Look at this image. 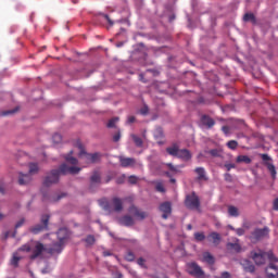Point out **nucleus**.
Returning <instances> with one entry per match:
<instances>
[{
	"mask_svg": "<svg viewBox=\"0 0 278 278\" xmlns=\"http://www.w3.org/2000/svg\"><path fill=\"white\" fill-rule=\"evenodd\" d=\"M81 168L76 167V166H71L66 165L65 163L61 164L59 169H52L50 175L47 176L43 180V186L46 188H49L50 186H53V184H58L60 181V175H77Z\"/></svg>",
	"mask_w": 278,
	"mask_h": 278,
	"instance_id": "nucleus-1",
	"label": "nucleus"
},
{
	"mask_svg": "<svg viewBox=\"0 0 278 278\" xmlns=\"http://www.w3.org/2000/svg\"><path fill=\"white\" fill-rule=\"evenodd\" d=\"M166 153L172 155V157H178L182 162H190L192 160V153L188 149H179V143L174 142L166 148Z\"/></svg>",
	"mask_w": 278,
	"mask_h": 278,
	"instance_id": "nucleus-2",
	"label": "nucleus"
},
{
	"mask_svg": "<svg viewBox=\"0 0 278 278\" xmlns=\"http://www.w3.org/2000/svg\"><path fill=\"white\" fill-rule=\"evenodd\" d=\"M269 264L265 269L267 278H278V257L273 251L268 252Z\"/></svg>",
	"mask_w": 278,
	"mask_h": 278,
	"instance_id": "nucleus-3",
	"label": "nucleus"
},
{
	"mask_svg": "<svg viewBox=\"0 0 278 278\" xmlns=\"http://www.w3.org/2000/svg\"><path fill=\"white\" fill-rule=\"evenodd\" d=\"M51 216L48 214L42 215L40 218V224H37L29 228L30 233L38 236V233H42V231H49V220Z\"/></svg>",
	"mask_w": 278,
	"mask_h": 278,
	"instance_id": "nucleus-4",
	"label": "nucleus"
},
{
	"mask_svg": "<svg viewBox=\"0 0 278 278\" xmlns=\"http://www.w3.org/2000/svg\"><path fill=\"white\" fill-rule=\"evenodd\" d=\"M78 147L80 149V160H86L87 164H97L98 162H101V153H87L86 150H84V148L81 147V144H79Z\"/></svg>",
	"mask_w": 278,
	"mask_h": 278,
	"instance_id": "nucleus-5",
	"label": "nucleus"
},
{
	"mask_svg": "<svg viewBox=\"0 0 278 278\" xmlns=\"http://www.w3.org/2000/svg\"><path fill=\"white\" fill-rule=\"evenodd\" d=\"M185 206L187 210H199L201 207V200L197 195V192L193 191L186 195Z\"/></svg>",
	"mask_w": 278,
	"mask_h": 278,
	"instance_id": "nucleus-6",
	"label": "nucleus"
},
{
	"mask_svg": "<svg viewBox=\"0 0 278 278\" xmlns=\"http://www.w3.org/2000/svg\"><path fill=\"white\" fill-rule=\"evenodd\" d=\"M263 160L264 166H266L267 170L271 175V179H277V168L275 164H273V159L268 154H260Z\"/></svg>",
	"mask_w": 278,
	"mask_h": 278,
	"instance_id": "nucleus-7",
	"label": "nucleus"
},
{
	"mask_svg": "<svg viewBox=\"0 0 278 278\" xmlns=\"http://www.w3.org/2000/svg\"><path fill=\"white\" fill-rule=\"evenodd\" d=\"M250 257L253 260L256 266H263V264H266V257H268V253L262 250H258V252L252 251L250 253Z\"/></svg>",
	"mask_w": 278,
	"mask_h": 278,
	"instance_id": "nucleus-8",
	"label": "nucleus"
},
{
	"mask_svg": "<svg viewBox=\"0 0 278 278\" xmlns=\"http://www.w3.org/2000/svg\"><path fill=\"white\" fill-rule=\"evenodd\" d=\"M187 273H189V275H192V277H197V278H203L205 275L201 266H199V264L197 263H188Z\"/></svg>",
	"mask_w": 278,
	"mask_h": 278,
	"instance_id": "nucleus-9",
	"label": "nucleus"
},
{
	"mask_svg": "<svg viewBox=\"0 0 278 278\" xmlns=\"http://www.w3.org/2000/svg\"><path fill=\"white\" fill-rule=\"evenodd\" d=\"M269 233L270 229L266 226L264 228H256L251 235V240L257 242L260 240H263V238H266Z\"/></svg>",
	"mask_w": 278,
	"mask_h": 278,
	"instance_id": "nucleus-10",
	"label": "nucleus"
},
{
	"mask_svg": "<svg viewBox=\"0 0 278 278\" xmlns=\"http://www.w3.org/2000/svg\"><path fill=\"white\" fill-rule=\"evenodd\" d=\"M160 212H162V218L167 220L168 216L173 214V204L168 201L163 202L159 206Z\"/></svg>",
	"mask_w": 278,
	"mask_h": 278,
	"instance_id": "nucleus-11",
	"label": "nucleus"
},
{
	"mask_svg": "<svg viewBox=\"0 0 278 278\" xmlns=\"http://www.w3.org/2000/svg\"><path fill=\"white\" fill-rule=\"evenodd\" d=\"M129 214L134 215L137 220H144L149 214L144 211H140L136 205H131L128 208Z\"/></svg>",
	"mask_w": 278,
	"mask_h": 278,
	"instance_id": "nucleus-12",
	"label": "nucleus"
},
{
	"mask_svg": "<svg viewBox=\"0 0 278 278\" xmlns=\"http://www.w3.org/2000/svg\"><path fill=\"white\" fill-rule=\"evenodd\" d=\"M101 186V174L99 172H93L90 177L89 190H94V188Z\"/></svg>",
	"mask_w": 278,
	"mask_h": 278,
	"instance_id": "nucleus-13",
	"label": "nucleus"
},
{
	"mask_svg": "<svg viewBox=\"0 0 278 278\" xmlns=\"http://www.w3.org/2000/svg\"><path fill=\"white\" fill-rule=\"evenodd\" d=\"M47 253H49L50 255H60V253H62V251H64V244L59 242H55L52 244L51 248H48Z\"/></svg>",
	"mask_w": 278,
	"mask_h": 278,
	"instance_id": "nucleus-14",
	"label": "nucleus"
},
{
	"mask_svg": "<svg viewBox=\"0 0 278 278\" xmlns=\"http://www.w3.org/2000/svg\"><path fill=\"white\" fill-rule=\"evenodd\" d=\"M45 251V244L41 242H36L35 248L33 249V254L30 255V260H36L42 255Z\"/></svg>",
	"mask_w": 278,
	"mask_h": 278,
	"instance_id": "nucleus-15",
	"label": "nucleus"
},
{
	"mask_svg": "<svg viewBox=\"0 0 278 278\" xmlns=\"http://www.w3.org/2000/svg\"><path fill=\"white\" fill-rule=\"evenodd\" d=\"M194 173L198 176L195 180L198 181H208L207 172H205L204 167H195Z\"/></svg>",
	"mask_w": 278,
	"mask_h": 278,
	"instance_id": "nucleus-16",
	"label": "nucleus"
},
{
	"mask_svg": "<svg viewBox=\"0 0 278 278\" xmlns=\"http://www.w3.org/2000/svg\"><path fill=\"white\" fill-rule=\"evenodd\" d=\"M119 164L123 168H129V166H136V159L118 156Z\"/></svg>",
	"mask_w": 278,
	"mask_h": 278,
	"instance_id": "nucleus-17",
	"label": "nucleus"
},
{
	"mask_svg": "<svg viewBox=\"0 0 278 278\" xmlns=\"http://www.w3.org/2000/svg\"><path fill=\"white\" fill-rule=\"evenodd\" d=\"M111 206L113 207L114 212H123V199L114 197L111 200Z\"/></svg>",
	"mask_w": 278,
	"mask_h": 278,
	"instance_id": "nucleus-18",
	"label": "nucleus"
},
{
	"mask_svg": "<svg viewBox=\"0 0 278 278\" xmlns=\"http://www.w3.org/2000/svg\"><path fill=\"white\" fill-rule=\"evenodd\" d=\"M56 236H58L59 243H63L64 245V242L68 240V229L60 228L59 231L56 232Z\"/></svg>",
	"mask_w": 278,
	"mask_h": 278,
	"instance_id": "nucleus-19",
	"label": "nucleus"
},
{
	"mask_svg": "<svg viewBox=\"0 0 278 278\" xmlns=\"http://www.w3.org/2000/svg\"><path fill=\"white\" fill-rule=\"evenodd\" d=\"M241 266L245 270V273H255V265L249 260H242Z\"/></svg>",
	"mask_w": 278,
	"mask_h": 278,
	"instance_id": "nucleus-20",
	"label": "nucleus"
},
{
	"mask_svg": "<svg viewBox=\"0 0 278 278\" xmlns=\"http://www.w3.org/2000/svg\"><path fill=\"white\" fill-rule=\"evenodd\" d=\"M201 123L202 125H204L205 127H207L208 129H212V127L214 125H216V122L214 121V118L207 116V115H203L201 117Z\"/></svg>",
	"mask_w": 278,
	"mask_h": 278,
	"instance_id": "nucleus-21",
	"label": "nucleus"
},
{
	"mask_svg": "<svg viewBox=\"0 0 278 278\" xmlns=\"http://www.w3.org/2000/svg\"><path fill=\"white\" fill-rule=\"evenodd\" d=\"M121 225H124V227H134L136 222L134 218L129 215H125L119 219Z\"/></svg>",
	"mask_w": 278,
	"mask_h": 278,
	"instance_id": "nucleus-22",
	"label": "nucleus"
},
{
	"mask_svg": "<svg viewBox=\"0 0 278 278\" xmlns=\"http://www.w3.org/2000/svg\"><path fill=\"white\" fill-rule=\"evenodd\" d=\"M31 181V174L20 173L18 184L20 186H27Z\"/></svg>",
	"mask_w": 278,
	"mask_h": 278,
	"instance_id": "nucleus-23",
	"label": "nucleus"
},
{
	"mask_svg": "<svg viewBox=\"0 0 278 278\" xmlns=\"http://www.w3.org/2000/svg\"><path fill=\"white\" fill-rule=\"evenodd\" d=\"M210 242H213L215 247H218L220 244V233L218 232H211L207 237Z\"/></svg>",
	"mask_w": 278,
	"mask_h": 278,
	"instance_id": "nucleus-24",
	"label": "nucleus"
},
{
	"mask_svg": "<svg viewBox=\"0 0 278 278\" xmlns=\"http://www.w3.org/2000/svg\"><path fill=\"white\" fill-rule=\"evenodd\" d=\"M228 214L232 218H238V216H240V211H238V207H236L233 205H229L228 206Z\"/></svg>",
	"mask_w": 278,
	"mask_h": 278,
	"instance_id": "nucleus-25",
	"label": "nucleus"
},
{
	"mask_svg": "<svg viewBox=\"0 0 278 278\" xmlns=\"http://www.w3.org/2000/svg\"><path fill=\"white\" fill-rule=\"evenodd\" d=\"M236 162L237 164H251L252 160L248 155H239Z\"/></svg>",
	"mask_w": 278,
	"mask_h": 278,
	"instance_id": "nucleus-26",
	"label": "nucleus"
},
{
	"mask_svg": "<svg viewBox=\"0 0 278 278\" xmlns=\"http://www.w3.org/2000/svg\"><path fill=\"white\" fill-rule=\"evenodd\" d=\"M243 21L245 23L251 22L253 25H255V23H257V20L255 18V15L253 13H245L243 15Z\"/></svg>",
	"mask_w": 278,
	"mask_h": 278,
	"instance_id": "nucleus-27",
	"label": "nucleus"
},
{
	"mask_svg": "<svg viewBox=\"0 0 278 278\" xmlns=\"http://www.w3.org/2000/svg\"><path fill=\"white\" fill-rule=\"evenodd\" d=\"M203 262H206V264H214V256L210 254V252H204L203 253Z\"/></svg>",
	"mask_w": 278,
	"mask_h": 278,
	"instance_id": "nucleus-28",
	"label": "nucleus"
},
{
	"mask_svg": "<svg viewBox=\"0 0 278 278\" xmlns=\"http://www.w3.org/2000/svg\"><path fill=\"white\" fill-rule=\"evenodd\" d=\"M154 138L156 140H160L162 138H164V130L162 129V127H157L155 130H154Z\"/></svg>",
	"mask_w": 278,
	"mask_h": 278,
	"instance_id": "nucleus-29",
	"label": "nucleus"
},
{
	"mask_svg": "<svg viewBox=\"0 0 278 278\" xmlns=\"http://www.w3.org/2000/svg\"><path fill=\"white\" fill-rule=\"evenodd\" d=\"M227 247L228 249H232L233 251H236V253H240V251H242V247L240 245V243H228Z\"/></svg>",
	"mask_w": 278,
	"mask_h": 278,
	"instance_id": "nucleus-30",
	"label": "nucleus"
},
{
	"mask_svg": "<svg viewBox=\"0 0 278 278\" xmlns=\"http://www.w3.org/2000/svg\"><path fill=\"white\" fill-rule=\"evenodd\" d=\"M193 237L195 242H203L205 240V232H194Z\"/></svg>",
	"mask_w": 278,
	"mask_h": 278,
	"instance_id": "nucleus-31",
	"label": "nucleus"
},
{
	"mask_svg": "<svg viewBox=\"0 0 278 278\" xmlns=\"http://www.w3.org/2000/svg\"><path fill=\"white\" fill-rule=\"evenodd\" d=\"M71 155H73V151H71L70 154H67V155L65 156L66 162H68V163L72 164L73 166L77 165V162H78V161H77L75 157L71 156Z\"/></svg>",
	"mask_w": 278,
	"mask_h": 278,
	"instance_id": "nucleus-32",
	"label": "nucleus"
},
{
	"mask_svg": "<svg viewBox=\"0 0 278 278\" xmlns=\"http://www.w3.org/2000/svg\"><path fill=\"white\" fill-rule=\"evenodd\" d=\"M119 118L118 117H113L109 121V123L106 124V127L109 129H114V127H116V123H118Z\"/></svg>",
	"mask_w": 278,
	"mask_h": 278,
	"instance_id": "nucleus-33",
	"label": "nucleus"
},
{
	"mask_svg": "<svg viewBox=\"0 0 278 278\" xmlns=\"http://www.w3.org/2000/svg\"><path fill=\"white\" fill-rule=\"evenodd\" d=\"M18 262H21V256L13 254V257L11 260V266H14V268L18 267Z\"/></svg>",
	"mask_w": 278,
	"mask_h": 278,
	"instance_id": "nucleus-34",
	"label": "nucleus"
},
{
	"mask_svg": "<svg viewBox=\"0 0 278 278\" xmlns=\"http://www.w3.org/2000/svg\"><path fill=\"white\" fill-rule=\"evenodd\" d=\"M156 192H166V188H164V184L162 181L155 182Z\"/></svg>",
	"mask_w": 278,
	"mask_h": 278,
	"instance_id": "nucleus-35",
	"label": "nucleus"
},
{
	"mask_svg": "<svg viewBox=\"0 0 278 278\" xmlns=\"http://www.w3.org/2000/svg\"><path fill=\"white\" fill-rule=\"evenodd\" d=\"M131 138H132L136 147H142V144H143L142 138H140L136 135H131Z\"/></svg>",
	"mask_w": 278,
	"mask_h": 278,
	"instance_id": "nucleus-36",
	"label": "nucleus"
},
{
	"mask_svg": "<svg viewBox=\"0 0 278 278\" xmlns=\"http://www.w3.org/2000/svg\"><path fill=\"white\" fill-rule=\"evenodd\" d=\"M38 173V164L30 163L29 164V175H36Z\"/></svg>",
	"mask_w": 278,
	"mask_h": 278,
	"instance_id": "nucleus-37",
	"label": "nucleus"
},
{
	"mask_svg": "<svg viewBox=\"0 0 278 278\" xmlns=\"http://www.w3.org/2000/svg\"><path fill=\"white\" fill-rule=\"evenodd\" d=\"M208 154L212 155V157H220L222 151L220 149H212L208 151Z\"/></svg>",
	"mask_w": 278,
	"mask_h": 278,
	"instance_id": "nucleus-38",
	"label": "nucleus"
},
{
	"mask_svg": "<svg viewBox=\"0 0 278 278\" xmlns=\"http://www.w3.org/2000/svg\"><path fill=\"white\" fill-rule=\"evenodd\" d=\"M52 142H54V144H60V142H62V135L60 134H54L52 136Z\"/></svg>",
	"mask_w": 278,
	"mask_h": 278,
	"instance_id": "nucleus-39",
	"label": "nucleus"
},
{
	"mask_svg": "<svg viewBox=\"0 0 278 278\" xmlns=\"http://www.w3.org/2000/svg\"><path fill=\"white\" fill-rule=\"evenodd\" d=\"M228 149H231L232 151L238 149V141L236 140H230L227 142Z\"/></svg>",
	"mask_w": 278,
	"mask_h": 278,
	"instance_id": "nucleus-40",
	"label": "nucleus"
},
{
	"mask_svg": "<svg viewBox=\"0 0 278 278\" xmlns=\"http://www.w3.org/2000/svg\"><path fill=\"white\" fill-rule=\"evenodd\" d=\"M85 242L89 245L92 247V244H94L96 240H94V236L89 235L86 239Z\"/></svg>",
	"mask_w": 278,
	"mask_h": 278,
	"instance_id": "nucleus-41",
	"label": "nucleus"
},
{
	"mask_svg": "<svg viewBox=\"0 0 278 278\" xmlns=\"http://www.w3.org/2000/svg\"><path fill=\"white\" fill-rule=\"evenodd\" d=\"M125 260L127 262H134L136 260V255L134 254V252L129 251V252H127Z\"/></svg>",
	"mask_w": 278,
	"mask_h": 278,
	"instance_id": "nucleus-42",
	"label": "nucleus"
},
{
	"mask_svg": "<svg viewBox=\"0 0 278 278\" xmlns=\"http://www.w3.org/2000/svg\"><path fill=\"white\" fill-rule=\"evenodd\" d=\"M125 179H127V176L125 174H123V175L118 176L115 181L117 185H122V184H125Z\"/></svg>",
	"mask_w": 278,
	"mask_h": 278,
	"instance_id": "nucleus-43",
	"label": "nucleus"
},
{
	"mask_svg": "<svg viewBox=\"0 0 278 278\" xmlns=\"http://www.w3.org/2000/svg\"><path fill=\"white\" fill-rule=\"evenodd\" d=\"M166 166L172 173H179V169L177 168V166L173 165V163H166Z\"/></svg>",
	"mask_w": 278,
	"mask_h": 278,
	"instance_id": "nucleus-44",
	"label": "nucleus"
},
{
	"mask_svg": "<svg viewBox=\"0 0 278 278\" xmlns=\"http://www.w3.org/2000/svg\"><path fill=\"white\" fill-rule=\"evenodd\" d=\"M16 112H18V108L14 109V110H9V111H4L1 113L2 116H10V114H16Z\"/></svg>",
	"mask_w": 278,
	"mask_h": 278,
	"instance_id": "nucleus-45",
	"label": "nucleus"
},
{
	"mask_svg": "<svg viewBox=\"0 0 278 278\" xmlns=\"http://www.w3.org/2000/svg\"><path fill=\"white\" fill-rule=\"evenodd\" d=\"M128 182L135 186V184H138V176H129L128 177Z\"/></svg>",
	"mask_w": 278,
	"mask_h": 278,
	"instance_id": "nucleus-46",
	"label": "nucleus"
},
{
	"mask_svg": "<svg viewBox=\"0 0 278 278\" xmlns=\"http://www.w3.org/2000/svg\"><path fill=\"white\" fill-rule=\"evenodd\" d=\"M25 225V218H22L15 224V229H20V227H23Z\"/></svg>",
	"mask_w": 278,
	"mask_h": 278,
	"instance_id": "nucleus-47",
	"label": "nucleus"
},
{
	"mask_svg": "<svg viewBox=\"0 0 278 278\" xmlns=\"http://www.w3.org/2000/svg\"><path fill=\"white\" fill-rule=\"evenodd\" d=\"M137 264L141 266V268H147V265H144V258L142 257L137 260Z\"/></svg>",
	"mask_w": 278,
	"mask_h": 278,
	"instance_id": "nucleus-48",
	"label": "nucleus"
},
{
	"mask_svg": "<svg viewBox=\"0 0 278 278\" xmlns=\"http://www.w3.org/2000/svg\"><path fill=\"white\" fill-rule=\"evenodd\" d=\"M140 114H142V116H147V114H149V106H143L140 110Z\"/></svg>",
	"mask_w": 278,
	"mask_h": 278,
	"instance_id": "nucleus-49",
	"label": "nucleus"
},
{
	"mask_svg": "<svg viewBox=\"0 0 278 278\" xmlns=\"http://www.w3.org/2000/svg\"><path fill=\"white\" fill-rule=\"evenodd\" d=\"M224 166L227 170H231V168H236V164L233 163H226Z\"/></svg>",
	"mask_w": 278,
	"mask_h": 278,
	"instance_id": "nucleus-50",
	"label": "nucleus"
},
{
	"mask_svg": "<svg viewBox=\"0 0 278 278\" xmlns=\"http://www.w3.org/2000/svg\"><path fill=\"white\" fill-rule=\"evenodd\" d=\"M118 140H121V131H117V132L113 136V142H118Z\"/></svg>",
	"mask_w": 278,
	"mask_h": 278,
	"instance_id": "nucleus-51",
	"label": "nucleus"
},
{
	"mask_svg": "<svg viewBox=\"0 0 278 278\" xmlns=\"http://www.w3.org/2000/svg\"><path fill=\"white\" fill-rule=\"evenodd\" d=\"M216 278H231V274H229L228 271H223L220 277H216Z\"/></svg>",
	"mask_w": 278,
	"mask_h": 278,
	"instance_id": "nucleus-52",
	"label": "nucleus"
},
{
	"mask_svg": "<svg viewBox=\"0 0 278 278\" xmlns=\"http://www.w3.org/2000/svg\"><path fill=\"white\" fill-rule=\"evenodd\" d=\"M237 236H244V229L243 228H237L235 229Z\"/></svg>",
	"mask_w": 278,
	"mask_h": 278,
	"instance_id": "nucleus-53",
	"label": "nucleus"
},
{
	"mask_svg": "<svg viewBox=\"0 0 278 278\" xmlns=\"http://www.w3.org/2000/svg\"><path fill=\"white\" fill-rule=\"evenodd\" d=\"M20 251H26V253H29V251H31V248L29 245H23L22 248H20Z\"/></svg>",
	"mask_w": 278,
	"mask_h": 278,
	"instance_id": "nucleus-54",
	"label": "nucleus"
},
{
	"mask_svg": "<svg viewBox=\"0 0 278 278\" xmlns=\"http://www.w3.org/2000/svg\"><path fill=\"white\" fill-rule=\"evenodd\" d=\"M104 18H106L109 25H114V22L110 18V15L103 14Z\"/></svg>",
	"mask_w": 278,
	"mask_h": 278,
	"instance_id": "nucleus-55",
	"label": "nucleus"
},
{
	"mask_svg": "<svg viewBox=\"0 0 278 278\" xmlns=\"http://www.w3.org/2000/svg\"><path fill=\"white\" fill-rule=\"evenodd\" d=\"M273 207L276 212H278V198L274 200Z\"/></svg>",
	"mask_w": 278,
	"mask_h": 278,
	"instance_id": "nucleus-56",
	"label": "nucleus"
},
{
	"mask_svg": "<svg viewBox=\"0 0 278 278\" xmlns=\"http://www.w3.org/2000/svg\"><path fill=\"white\" fill-rule=\"evenodd\" d=\"M127 123L129 125H131V123H136V117L135 116H129L128 119H127Z\"/></svg>",
	"mask_w": 278,
	"mask_h": 278,
	"instance_id": "nucleus-57",
	"label": "nucleus"
},
{
	"mask_svg": "<svg viewBox=\"0 0 278 278\" xmlns=\"http://www.w3.org/2000/svg\"><path fill=\"white\" fill-rule=\"evenodd\" d=\"M113 179L112 175H108L104 179V184H109Z\"/></svg>",
	"mask_w": 278,
	"mask_h": 278,
	"instance_id": "nucleus-58",
	"label": "nucleus"
},
{
	"mask_svg": "<svg viewBox=\"0 0 278 278\" xmlns=\"http://www.w3.org/2000/svg\"><path fill=\"white\" fill-rule=\"evenodd\" d=\"M222 131H224L226 135L229 134V126H223Z\"/></svg>",
	"mask_w": 278,
	"mask_h": 278,
	"instance_id": "nucleus-59",
	"label": "nucleus"
},
{
	"mask_svg": "<svg viewBox=\"0 0 278 278\" xmlns=\"http://www.w3.org/2000/svg\"><path fill=\"white\" fill-rule=\"evenodd\" d=\"M225 180L226 181H231V174H225Z\"/></svg>",
	"mask_w": 278,
	"mask_h": 278,
	"instance_id": "nucleus-60",
	"label": "nucleus"
},
{
	"mask_svg": "<svg viewBox=\"0 0 278 278\" xmlns=\"http://www.w3.org/2000/svg\"><path fill=\"white\" fill-rule=\"evenodd\" d=\"M170 184H176L177 182V180L175 179V178H170Z\"/></svg>",
	"mask_w": 278,
	"mask_h": 278,
	"instance_id": "nucleus-61",
	"label": "nucleus"
},
{
	"mask_svg": "<svg viewBox=\"0 0 278 278\" xmlns=\"http://www.w3.org/2000/svg\"><path fill=\"white\" fill-rule=\"evenodd\" d=\"M187 229H188L189 231H191L192 225L189 224V225L187 226Z\"/></svg>",
	"mask_w": 278,
	"mask_h": 278,
	"instance_id": "nucleus-62",
	"label": "nucleus"
},
{
	"mask_svg": "<svg viewBox=\"0 0 278 278\" xmlns=\"http://www.w3.org/2000/svg\"><path fill=\"white\" fill-rule=\"evenodd\" d=\"M169 21H175V15H172V16L169 17Z\"/></svg>",
	"mask_w": 278,
	"mask_h": 278,
	"instance_id": "nucleus-63",
	"label": "nucleus"
},
{
	"mask_svg": "<svg viewBox=\"0 0 278 278\" xmlns=\"http://www.w3.org/2000/svg\"><path fill=\"white\" fill-rule=\"evenodd\" d=\"M64 195H59L56 201H60V199H62Z\"/></svg>",
	"mask_w": 278,
	"mask_h": 278,
	"instance_id": "nucleus-64",
	"label": "nucleus"
}]
</instances>
